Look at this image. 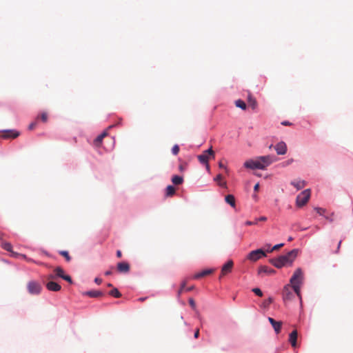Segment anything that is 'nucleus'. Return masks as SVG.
<instances>
[{
  "instance_id": "nucleus-32",
  "label": "nucleus",
  "mask_w": 353,
  "mask_h": 353,
  "mask_svg": "<svg viewBox=\"0 0 353 353\" xmlns=\"http://www.w3.org/2000/svg\"><path fill=\"white\" fill-rule=\"evenodd\" d=\"M179 152V147L178 145H174L172 148V152L174 155H177Z\"/></svg>"
},
{
  "instance_id": "nucleus-15",
  "label": "nucleus",
  "mask_w": 353,
  "mask_h": 353,
  "mask_svg": "<svg viewBox=\"0 0 353 353\" xmlns=\"http://www.w3.org/2000/svg\"><path fill=\"white\" fill-rule=\"evenodd\" d=\"M259 274H265L268 275L274 274L275 273V270L272 268H269L266 265H262L259 267L258 270Z\"/></svg>"
},
{
  "instance_id": "nucleus-43",
  "label": "nucleus",
  "mask_w": 353,
  "mask_h": 353,
  "mask_svg": "<svg viewBox=\"0 0 353 353\" xmlns=\"http://www.w3.org/2000/svg\"><path fill=\"white\" fill-rule=\"evenodd\" d=\"M21 256H22L23 259H26L27 261H28V262H34V263H35V261H34L33 259H30V258H28L26 255H23H23H21Z\"/></svg>"
},
{
  "instance_id": "nucleus-14",
  "label": "nucleus",
  "mask_w": 353,
  "mask_h": 353,
  "mask_svg": "<svg viewBox=\"0 0 353 353\" xmlns=\"http://www.w3.org/2000/svg\"><path fill=\"white\" fill-rule=\"evenodd\" d=\"M268 321L270 323V324L272 325L276 333L279 334L281 329V325H282L281 321H276L272 317H269Z\"/></svg>"
},
{
  "instance_id": "nucleus-41",
  "label": "nucleus",
  "mask_w": 353,
  "mask_h": 353,
  "mask_svg": "<svg viewBox=\"0 0 353 353\" xmlns=\"http://www.w3.org/2000/svg\"><path fill=\"white\" fill-rule=\"evenodd\" d=\"M272 301H273L272 298L270 297L268 300H265L263 303L265 305H268L270 303H272Z\"/></svg>"
},
{
  "instance_id": "nucleus-42",
  "label": "nucleus",
  "mask_w": 353,
  "mask_h": 353,
  "mask_svg": "<svg viewBox=\"0 0 353 353\" xmlns=\"http://www.w3.org/2000/svg\"><path fill=\"white\" fill-rule=\"evenodd\" d=\"M36 125H37L36 122L30 123L28 126L29 130H33L35 128Z\"/></svg>"
},
{
  "instance_id": "nucleus-7",
  "label": "nucleus",
  "mask_w": 353,
  "mask_h": 353,
  "mask_svg": "<svg viewBox=\"0 0 353 353\" xmlns=\"http://www.w3.org/2000/svg\"><path fill=\"white\" fill-rule=\"evenodd\" d=\"M244 166L246 168H250L252 170H254V169L263 170V166L261 165L259 157H257L256 159H250V160L246 161L244 163Z\"/></svg>"
},
{
  "instance_id": "nucleus-8",
  "label": "nucleus",
  "mask_w": 353,
  "mask_h": 353,
  "mask_svg": "<svg viewBox=\"0 0 353 353\" xmlns=\"http://www.w3.org/2000/svg\"><path fill=\"white\" fill-rule=\"evenodd\" d=\"M214 158V152L212 148H209L208 150L204 151L203 154L198 156V159L201 163H207L208 162V160L210 157Z\"/></svg>"
},
{
  "instance_id": "nucleus-9",
  "label": "nucleus",
  "mask_w": 353,
  "mask_h": 353,
  "mask_svg": "<svg viewBox=\"0 0 353 353\" xmlns=\"http://www.w3.org/2000/svg\"><path fill=\"white\" fill-rule=\"evenodd\" d=\"M259 161L261 165L263 166V170L265 169L268 165L272 164L273 162L276 161V158L272 155L261 156L259 157Z\"/></svg>"
},
{
  "instance_id": "nucleus-52",
  "label": "nucleus",
  "mask_w": 353,
  "mask_h": 353,
  "mask_svg": "<svg viewBox=\"0 0 353 353\" xmlns=\"http://www.w3.org/2000/svg\"><path fill=\"white\" fill-rule=\"evenodd\" d=\"M259 183H256L254 187V190L255 192L258 191L259 190Z\"/></svg>"
},
{
  "instance_id": "nucleus-56",
  "label": "nucleus",
  "mask_w": 353,
  "mask_h": 353,
  "mask_svg": "<svg viewBox=\"0 0 353 353\" xmlns=\"http://www.w3.org/2000/svg\"><path fill=\"white\" fill-rule=\"evenodd\" d=\"M194 289V286L189 287L186 289L187 291H191Z\"/></svg>"
},
{
  "instance_id": "nucleus-11",
  "label": "nucleus",
  "mask_w": 353,
  "mask_h": 353,
  "mask_svg": "<svg viewBox=\"0 0 353 353\" xmlns=\"http://www.w3.org/2000/svg\"><path fill=\"white\" fill-rule=\"evenodd\" d=\"M233 265L234 263L232 260L228 261L225 264H224L221 268L220 277L223 276L228 274V273L231 272L233 268Z\"/></svg>"
},
{
  "instance_id": "nucleus-26",
  "label": "nucleus",
  "mask_w": 353,
  "mask_h": 353,
  "mask_svg": "<svg viewBox=\"0 0 353 353\" xmlns=\"http://www.w3.org/2000/svg\"><path fill=\"white\" fill-rule=\"evenodd\" d=\"M54 272L55 273V276H58V277H60V278H63V276L65 275L64 274V271H63V270L61 267H57L54 270Z\"/></svg>"
},
{
  "instance_id": "nucleus-40",
  "label": "nucleus",
  "mask_w": 353,
  "mask_h": 353,
  "mask_svg": "<svg viewBox=\"0 0 353 353\" xmlns=\"http://www.w3.org/2000/svg\"><path fill=\"white\" fill-rule=\"evenodd\" d=\"M341 243H342V241L340 240L338 243V245H337V248H336V250L335 251H334L333 252L335 253V254H338L339 252V250H340V248H341Z\"/></svg>"
},
{
  "instance_id": "nucleus-33",
  "label": "nucleus",
  "mask_w": 353,
  "mask_h": 353,
  "mask_svg": "<svg viewBox=\"0 0 353 353\" xmlns=\"http://www.w3.org/2000/svg\"><path fill=\"white\" fill-rule=\"evenodd\" d=\"M293 162H294V159H290L288 161L282 163L281 165H282L283 167H285V166H287V165H289L292 164Z\"/></svg>"
},
{
  "instance_id": "nucleus-2",
  "label": "nucleus",
  "mask_w": 353,
  "mask_h": 353,
  "mask_svg": "<svg viewBox=\"0 0 353 353\" xmlns=\"http://www.w3.org/2000/svg\"><path fill=\"white\" fill-rule=\"evenodd\" d=\"M304 275L301 268H297L292 276L289 284L291 285L296 295L301 297V286L303 284Z\"/></svg>"
},
{
  "instance_id": "nucleus-53",
  "label": "nucleus",
  "mask_w": 353,
  "mask_h": 353,
  "mask_svg": "<svg viewBox=\"0 0 353 353\" xmlns=\"http://www.w3.org/2000/svg\"><path fill=\"white\" fill-rule=\"evenodd\" d=\"M281 124L283 125H291V123L289 121H283L281 123Z\"/></svg>"
},
{
  "instance_id": "nucleus-55",
  "label": "nucleus",
  "mask_w": 353,
  "mask_h": 353,
  "mask_svg": "<svg viewBox=\"0 0 353 353\" xmlns=\"http://www.w3.org/2000/svg\"><path fill=\"white\" fill-rule=\"evenodd\" d=\"M219 185L220 186H222V187H225L226 186V183L225 182L220 183Z\"/></svg>"
},
{
  "instance_id": "nucleus-48",
  "label": "nucleus",
  "mask_w": 353,
  "mask_h": 353,
  "mask_svg": "<svg viewBox=\"0 0 353 353\" xmlns=\"http://www.w3.org/2000/svg\"><path fill=\"white\" fill-rule=\"evenodd\" d=\"M257 220V222L259 221H265L267 220V218L265 216H261L260 218H259Z\"/></svg>"
},
{
  "instance_id": "nucleus-27",
  "label": "nucleus",
  "mask_w": 353,
  "mask_h": 353,
  "mask_svg": "<svg viewBox=\"0 0 353 353\" xmlns=\"http://www.w3.org/2000/svg\"><path fill=\"white\" fill-rule=\"evenodd\" d=\"M235 105L236 107L240 108L241 109H242L243 110H245L247 108L245 103L241 99L236 100L235 101Z\"/></svg>"
},
{
  "instance_id": "nucleus-17",
  "label": "nucleus",
  "mask_w": 353,
  "mask_h": 353,
  "mask_svg": "<svg viewBox=\"0 0 353 353\" xmlns=\"http://www.w3.org/2000/svg\"><path fill=\"white\" fill-rule=\"evenodd\" d=\"M19 135V132L14 130H6L3 132V138H17Z\"/></svg>"
},
{
  "instance_id": "nucleus-1",
  "label": "nucleus",
  "mask_w": 353,
  "mask_h": 353,
  "mask_svg": "<svg viewBox=\"0 0 353 353\" xmlns=\"http://www.w3.org/2000/svg\"><path fill=\"white\" fill-rule=\"evenodd\" d=\"M298 252L297 249H294L285 255L271 259L270 263L277 268H281L288 264L291 265L296 259Z\"/></svg>"
},
{
  "instance_id": "nucleus-36",
  "label": "nucleus",
  "mask_w": 353,
  "mask_h": 353,
  "mask_svg": "<svg viewBox=\"0 0 353 353\" xmlns=\"http://www.w3.org/2000/svg\"><path fill=\"white\" fill-rule=\"evenodd\" d=\"M63 279L67 281L68 282L72 283V279L71 277L69 276V275H64L62 278Z\"/></svg>"
},
{
  "instance_id": "nucleus-59",
  "label": "nucleus",
  "mask_w": 353,
  "mask_h": 353,
  "mask_svg": "<svg viewBox=\"0 0 353 353\" xmlns=\"http://www.w3.org/2000/svg\"><path fill=\"white\" fill-rule=\"evenodd\" d=\"M292 239H292V237H291V236H290V237L288 238V241H292Z\"/></svg>"
},
{
  "instance_id": "nucleus-49",
  "label": "nucleus",
  "mask_w": 353,
  "mask_h": 353,
  "mask_svg": "<svg viewBox=\"0 0 353 353\" xmlns=\"http://www.w3.org/2000/svg\"><path fill=\"white\" fill-rule=\"evenodd\" d=\"M94 281H95V283H97L98 285H99V284H101V283L102 280H101V279H99V278H96V279H94Z\"/></svg>"
},
{
  "instance_id": "nucleus-28",
  "label": "nucleus",
  "mask_w": 353,
  "mask_h": 353,
  "mask_svg": "<svg viewBox=\"0 0 353 353\" xmlns=\"http://www.w3.org/2000/svg\"><path fill=\"white\" fill-rule=\"evenodd\" d=\"M109 294L115 298H119L121 296V294L119 292L117 288H113L109 292Z\"/></svg>"
},
{
  "instance_id": "nucleus-51",
  "label": "nucleus",
  "mask_w": 353,
  "mask_h": 353,
  "mask_svg": "<svg viewBox=\"0 0 353 353\" xmlns=\"http://www.w3.org/2000/svg\"><path fill=\"white\" fill-rule=\"evenodd\" d=\"M185 285H186V282L185 281H183L181 284V288H182L183 290H185Z\"/></svg>"
},
{
  "instance_id": "nucleus-34",
  "label": "nucleus",
  "mask_w": 353,
  "mask_h": 353,
  "mask_svg": "<svg viewBox=\"0 0 353 353\" xmlns=\"http://www.w3.org/2000/svg\"><path fill=\"white\" fill-rule=\"evenodd\" d=\"M40 118L41 119L42 121L43 122H46L47 120H48V114L46 112H43L41 116H40Z\"/></svg>"
},
{
  "instance_id": "nucleus-46",
  "label": "nucleus",
  "mask_w": 353,
  "mask_h": 353,
  "mask_svg": "<svg viewBox=\"0 0 353 353\" xmlns=\"http://www.w3.org/2000/svg\"><path fill=\"white\" fill-rule=\"evenodd\" d=\"M194 336L195 339L199 338V329H197L196 330V332H194Z\"/></svg>"
},
{
  "instance_id": "nucleus-21",
  "label": "nucleus",
  "mask_w": 353,
  "mask_h": 353,
  "mask_svg": "<svg viewBox=\"0 0 353 353\" xmlns=\"http://www.w3.org/2000/svg\"><path fill=\"white\" fill-rule=\"evenodd\" d=\"M107 136V133L105 132L99 134L94 141V143L97 147L100 146L101 142L105 137Z\"/></svg>"
},
{
  "instance_id": "nucleus-58",
  "label": "nucleus",
  "mask_w": 353,
  "mask_h": 353,
  "mask_svg": "<svg viewBox=\"0 0 353 353\" xmlns=\"http://www.w3.org/2000/svg\"><path fill=\"white\" fill-rule=\"evenodd\" d=\"M206 164V170H210L209 164L207 163Z\"/></svg>"
},
{
  "instance_id": "nucleus-25",
  "label": "nucleus",
  "mask_w": 353,
  "mask_h": 353,
  "mask_svg": "<svg viewBox=\"0 0 353 353\" xmlns=\"http://www.w3.org/2000/svg\"><path fill=\"white\" fill-rule=\"evenodd\" d=\"M183 181V179L182 176H178V175H174L172 176V182L174 184V185H181Z\"/></svg>"
},
{
  "instance_id": "nucleus-12",
  "label": "nucleus",
  "mask_w": 353,
  "mask_h": 353,
  "mask_svg": "<svg viewBox=\"0 0 353 353\" xmlns=\"http://www.w3.org/2000/svg\"><path fill=\"white\" fill-rule=\"evenodd\" d=\"M46 288L49 291L58 292V291L61 290V287L57 283L54 282L52 281H50L49 282H48L46 283Z\"/></svg>"
},
{
  "instance_id": "nucleus-13",
  "label": "nucleus",
  "mask_w": 353,
  "mask_h": 353,
  "mask_svg": "<svg viewBox=\"0 0 353 353\" xmlns=\"http://www.w3.org/2000/svg\"><path fill=\"white\" fill-rule=\"evenodd\" d=\"M117 268L121 273H128L130 271V265L127 262H120L117 264Z\"/></svg>"
},
{
  "instance_id": "nucleus-18",
  "label": "nucleus",
  "mask_w": 353,
  "mask_h": 353,
  "mask_svg": "<svg viewBox=\"0 0 353 353\" xmlns=\"http://www.w3.org/2000/svg\"><path fill=\"white\" fill-rule=\"evenodd\" d=\"M297 336L298 333L296 330H293L290 334L289 341L294 347L296 346Z\"/></svg>"
},
{
  "instance_id": "nucleus-29",
  "label": "nucleus",
  "mask_w": 353,
  "mask_h": 353,
  "mask_svg": "<svg viewBox=\"0 0 353 353\" xmlns=\"http://www.w3.org/2000/svg\"><path fill=\"white\" fill-rule=\"evenodd\" d=\"M59 253L60 255L63 256L67 261L69 262L71 260V257L70 256L68 251L61 250V251H59Z\"/></svg>"
},
{
  "instance_id": "nucleus-10",
  "label": "nucleus",
  "mask_w": 353,
  "mask_h": 353,
  "mask_svg": "<svg viewBox=\"0 0 353 353\" xmlns=\"http://www.w3.org/2000/svg\"><path fill=\"white\" fill-rule=\"evenodd\" d=\"M277 154L283 155L285 154L288 150L287 145L285 142L280 141L274 146Z\"/></svg>"
},
{
  "instance_id": "nucleus-6",
  "label": "nucleus",
  "mask_w": 353,
  "mask_h": 353,
  "mask_svg": "<svg viewBox=\"0 0 353 353\" xmlns=\"http://www.w3.org/2000/svg\"><path fill=\"white\" fill-rule=\"evenodd\" d=\"M283 299L284 301H291L295 296L296 292L290 285H286L283 290Z\"/></svg>"
},
{
  "instance_id": "nucleus-38",
  "label": "nucleus",
  "mask_w": 353,
  "mask_h": 353,
  "mask_svg": "<svg viewBox=\"0 0 353 353\" xmlns=\"http://www.w3.org/2000/svg\"><path fill=\"white\" fill-rule=\"evenodd\" d=\"M283 243H281V244H278V245H274L272 249L270 250V252L273 251V250H276L278 249H279L280 248L283 247Z\"/></svg>"
},
{
  "instance_id": "nucleus-23",
  "label": "nucleus",
  "mask_w": 353,
  "mask_h": 353,
  "mask_svg": "<svg viewBox=\"0 0 353 353\" xmlns=\"http://www.w3.org/2000/svg\"><path fill=\"white\" fill-rule=\"evenodd\" d=\"M175 188L172 185H168L165 189V196L171 197L175 194Z\"/></svg>"
},
{
  "instance_id": "nucleus-3",
  "label": "nucleus",
  "mask_w": 353,
  "mask_h": 353,
  "mask_svg": "<svg viewBox=\"0 0 353 353\" xmlns=\"http://www.w3.org/2000/svg\"><path fill=\"white\" fill-rule=\"evenodd\" d=\"M310 198V190L307 189L301 192L296 197V205L299 207L305 205Z\"/></svg>"
},
{
  "instance_id": "nucleus-24",
  "label": "nucleus",
  "mask_w": 353,
  "mask_h": 353,
  "mask_svg": "<svg viewBox=\"0 0 353 353\" xmlns=\"http://www.w3.org/2000/svg\"><path fill=\"white\" fill-rule=\"evenodd\" d=\"M248 104L253 110L256 109L257 107L256 100L250 94L248 96Z\"/></svg>"
},
{
  "instance_id": "nucleus-37",
  "label": "nucleus",
  "mask_w": 353,
  "mask_h": 353,
  "mask_svg": "<svg viewBox=\"0 0 353 353\" xmlns=\"http://www.w3.org/2000/svg\"><path fill=\"white\" fill-rule=\"evenodd\" d=\"M315 210L317 212V213H319L320 215H323L324 212H325V210L323 209V208H315Z\"/></svg>"
},
{
  "instance_id": "nucleus-47",
  "label": "nucleus",
  "mask_w": 353,
  "mask_h": 353,
  "mask_svg": "<svg viewBox=\"0 0 353 353\" xmlns=\"http://www.w3.org/2000/svg\"><path fill=\"white\" fill-rule=\"evenodd\" d=\"M219 168H223V169H225V170H226V172H228V169H227V168H226V167H225V165H224L221 162H220V163H219Z\"/></svg>"
},
{
  "instance_id": "nucleus-35",
  "label": "nucleus",
  "mask_w": 353,
  "mask_h": 353,
  "mask_svg": "<svg viewBox=\"0 0 353 353\" xmlns=\"http://www.w3.org/2000/svg\"><path fill=\"white\" fill-rule=\"evenodd\" d=\"M189 304L192 307V309H194V310L196 309V303L193 299H189Z\"/></svg>"
},
{
  "instance_id": "nucleus-5",
  "label": "nucleus",
  "mask_w": 353,
  "mask_h": 353,
  "mask_svg": "<svg viewBox=\"0 0 353 353\" xmlns=\"http://www.w3.org/2000/svg\"><path fill=\"white\" fill-rule=\"evenodd\" d=\"M265 256V252L262 249H257L250 252L248 254L247 259L251 261L255 262Z\"/></svg>"
},
{
  "instance_id": "nucleus-45",
  "label": "nucleus",
  "mask_w": 353,
  "mask_h": 353,
  "mask_svg": "<svg viewBox=\"0 0 353 353\" xmlns=\"http://www.w3.org/2000/svg\"><path fill=\"white\" fill-rule=\"evenodd\" d=\"M222 179H223V176H222L221 174H218V175L216 176V178L214 179V180H215V181H219L222 180Z\"/></svg>"
},
{
  "instance_id": "nucleus-57",
  "label": "nucleus",
  "mask_w": 353,
  "mask_h": 353,
  "mask_svg": "<svg viewBox=\"0 0 353 353\" xmlns=\"http://www.w3.org/2000/svg\"><path fill=\"white\" fill-rule=\"evenodd\" d=\"M183 290L180 288V289L179 290L178 294L180 295L183 292Z\"/></svg>"
},
{
  "instance_id": "nucleus-20",
  "label": "nucleus",
  "mask_w": 353,
  "mask_h": 353,
  "mask_svg": "<svg viewBox=\"0 0 353 353\" xmlns=\"http://www.w3.org/2000/svg\"><path fill=\"white\" fill-rule=\"evenodd\" d=\"M85 295L90 296V297H99L103 295V293L101 291L99 290H90L88 291L85 293Z\"/></svg>"
},
{
  "instance_id": "nucleus-30",
  "label": "nucleus",
  "mask_w": 353,
  "mask_h": 353,
  "mask_svg": "<svg viewBox=\"0 0 353 353\" xmlns=\"http://www.w3.org/2000/svg\"><path fill=\"white\" fill-rule=\"evenodd\" d=\"M2 248L8 252H12V245L10 243L4 242L1 245Z\"/></svg>"
},
{
  "instance_id": "nucleus-60",
  "label": "nucleus",
  "mask_w": 353,
  "mask_h": 353,
  "mask_svg": "<svg viewBox=\"0 0 353 353\" xmlns=\"http://www.w3.org/2000/svg\"><path fill=\"white\" fill-rule=\"evenodd\" d=\"M108 287H112V284H111V283H108Z\"/></svg>"
},
{
  "instance_id": "nucleus-44",
  "label": "nucleus",
  "mask_w": 353,
  "mask_h": 353,
  "mask_svg": "<svg viewBox=\"0 0 353 353\" xmlns=\"http://www.w3.org/2000/svg\"><path fill=\"white\" fill-rule=\"evenodd\" d=\"M56 278V276L55 274H49L47 276V279L48 280H53Z\"/></svg>"
},
{
  "instance_id": "nucleus-19",
  "label": "nucleus",
  "mask_w": 353,
  "mask_h": 353,
  "mask_svg": "<svg viewBox=\"0 0 353 353\" xmlns=\"http://www.w3.org/2000/svg\"><path fill=\"white\" fill-rule=\"evenodd\" d=\"M291 185L297 190H301L306 185V182L303 180H294L291 182Z\"/></svg>"
},
{
  "instance_id": "nucleus-50",
  "label": "nucleus",
  "mask_w": 353,
  "mask_h": 353,
  "mask_svg": "<svg viewBox=\"0 0 353 353\" xmlns=\"http://www.w3.org/2000/svg\"><path fill=\"white\" fill-rule=\"evenodd\" d=\"M121 256H122L121 251V250H117V256L118 258H121Z\"/></svg>"
},
{
  "instance_id": "nucleus-16",
  "label": "nucleus",
  "mask_w": 353,
  "mask_h": 353,
  "mask_svg": "<svg viewBox=\"0 0 353 353\" xmlns=\"http://www.w3.org/2000/svg\"><path fill=\"white\" fill-rule=\"evenodd\" d=\"M214 270L213 269H207L201 271V272H199L194 275L193 278L194 279H199L200 278L204 277L205 276H208L212 273H213Z\"/></svg>"
},
{
  "instance_id": "nucleus-31",
  "label": "nucleus",
  "mask_w": 353,
  "mask_h": 353,
  "mask_svg": "<svg viewBox=\"0 0 353 353\" xmlns=\"http://www.w3.org/2000/svg\"><path fill=\"white\" fill-rule=\"evenodd\" d=\"M252 291L257 296H263V292L262 291L258 288H253L252 290Z\"/></svg>"
},
{
  "instance_id": "nucleus-39",
  "label": "nucleus",
  "mask_w": 353,
  "mask_h": 353,
  "mask_svg": "<svg viewBox=\"0 0 353 353\" xmlns=\"http://www.w3.org/2000/svg\"><path fill=\"white\" fill-rule=\"evenodd\" d=\"M245 224L246 225H256L257 224V220L256 219L255 221H247Z\"/></svg>"
},
{
  "instance_id": "nucleus-22",
  "label": "nucleus",
  "mask_w": 353,
  "mask_h": 353,
  "mask_svg": "<svg viewBox=\"0 0 353 353\" xmlns=\"http://www.w3.org/2000/svg\"><path fill=\"white\" fill-rule=\"evenodd\" d=\"M225 201L227 203L230 205L232 207L235 206V198L232 194H228L225 197Z\"/></svg>"
},
{
  "instance_id": "nucleus-4",
  "label": "nucleus",
  "mask_w": 353,
  "mask_h": 353,
  "mask_svg": "<svg viewBox=\"0 0 353 353\" xmlns=\"http://www.w3.org/2000/svg\"><path fill=\"white\" fill-rule=\"evenodd\" d=\"M27 289L30 294L37 295L40 294L42 287L38 281H30L27 284Z\"/></svg>"
},
{
  "instance_id": "nucleus-54",
  "label": "nucleus",
  "mask_w": 353,
  "mask_h": 353,
  "mask_svg": "<svg viewBox=\"0 0 353 353\" xmlns=\"http://www.w3.org/2000/svg\"><path fill=\"white\" fill-rule=\"evenodd\" d=\"M112 274V271L111 270H108L105 272V275L106 276H108V275H110Z\"/></svg>"
}]
</instances>
